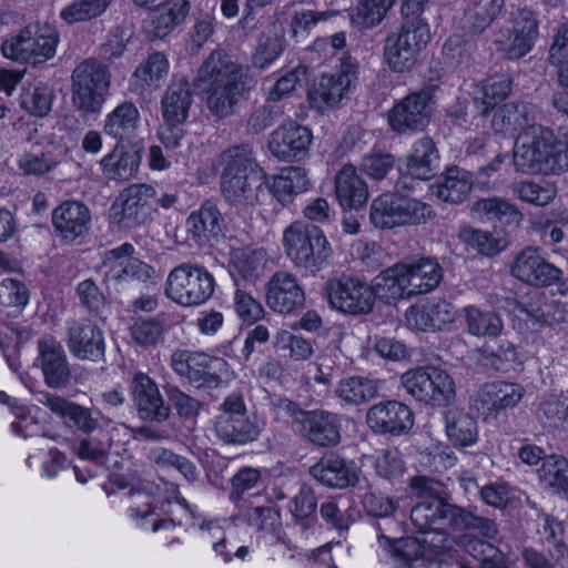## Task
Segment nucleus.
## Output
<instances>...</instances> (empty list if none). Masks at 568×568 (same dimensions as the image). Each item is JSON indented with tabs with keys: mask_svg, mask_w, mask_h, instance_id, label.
<instances>
[{
	"mask_svg": "<svg viewBox=\"0 0 568 568\" xmlns=\"http://www.w3.org/2000/svg\"><path fill=\"white\" fill-rule=\"evenodd\" d=\"M242 68L223 51H213L201 64L194 88L206 94L210 112L225 119L234 112L244 90Z\"/></svg>",
	"mask_w": 568,
	"mask_h": 568,
	"instance_id": "f257e3e1",
	"label": "nucleus"
},
{
	"mask_svg": "<svg viewBox=\"0 0 568 568\" xmlns=\"http://www.w3.org/2000/svg\"><path fill=\"white\" fill-rule=\"evenodd\" d=\"M427 3L428 0H403L402 27L385 38L383 47V62L394 73L413 70L430 41L429 26L422 17Z\"/></svg>",
	"mask_w": 568,
	"mask_h": 568,
	"instance_id": "f03ea898",
	"label": "nucleus"
},
{
	"mask_svg": "<svg viewBox=\"0 0 568 568\" xmlns=\"http://www.w3.org/2000/svg\"><path fill=\"white\" fill-rule=\"evenodd\" d=\"M111 73L103 62L89 58L79 63L71 74V101L83 115H95L110 94Z\"/></svg>",
	"mask_w": 568,
	"mask_h": 568,
	"instance_id": "7ed1b4c3",
	"label": "nucleus"
},
{
	"mask_svg": "<svg viewBox=\"0 0 568 568\" xmlns=\"http://www.w3.org/2000/svg\"><path fill=\"white\" fill-rule=\"evenodd\" d=\"M283 245L293 264L311 274L320 272L332 255L324 232L313 224H291L284 231Z\"/></svg>",
	"mask_w": 568,
	"mask_h": 568,
	"instance_id": "20e7f679",
	"label": "nucleus"
},
{
	"mask_svg": "<svg viewBox=\"0 0 568 568\" xmlns=\"http://www.w3.org/2000/svg\"><path fill=\"white\" fill-rule=\"evenodd\" d=\"M156 190L151 184L133 183L121 190L109 209V222L118 231L131 232L148 225L158 211Z\"/></svg>",
	"mask_w": 568,
	"mask_h": 568,
	"instance_id": "39448f33",
	"label": "nucleus"
},
{
	"mask_svg": "<svg viewBox=\"0 0 568 568\" xmlns=\"http://www.w3.org/2000/svg\"><path fill=\"white\" fill-rule=\"evenodd\" d=\"M214 276L201 264L184 262L168 274L164 294L183 307L200 306L214 294Z\"/></svg>",
	"mask_w": 568,
	"mask_h": 568,
	"instance_id": "423d86ee",
	"label": "nucleus"
},
{
	"mask_svg": "<svg viewBox=\"0 0 568 568\" xmlns=\"http://www.w3.org/2000/svg\"><path fill=\"white\" fill-rule=\"evenodd\" d=\"M264 428V423L247 410L243 395L233 392L220 405V414L214 419L216 437L229 445H246L255 442Z\"/></svg>",
	"mask_w": 568,
	"mask_h": 568,
	"instance_id": "0eeeda50",
	"label": "nucleus"
},
{
	"mask_svg": "<svg viewBox=\"0 0 568 568\" xmlns=\"http://www.w3.org/2000/svg\"><path fill=\"white\" fill-rule=\"evenodd\" d=\"M58 42V32L52 27L29 23L2 41V55L38 64L54 57Z\"/></svg>",
	"mask_w": 568,
	"mask_h": 568,
	"instance_id": "6e6552de",
	"label": "nucleus"
},
{
	"mask_svg": "<svg viewBox=\"0 0 568 568\" xmlns=\"http://www.w3.org/2000/svg\"><path fill=\"white\" fill-rule=\"evenodd\" d=\"M554 133L542 125L518 133L514 148L516 171L526 174H557L552 156Z\"/></svg>",
	"mask_w": 568,
	"mask_h": 568,
	"instance_id": "1a4fd4ad",
	"label": "nucleus"
},
{
	"mask_svg": "<svg viewBox=\"0 0 568 568\" xmlns=\"http://www.w3.org/2000/svg\"><path fill=\"white\" fill-rule=\"evenodd\" d=\"M554 133L542 125L518 133L514 148L516 171L526 174H557L552 156Z\"/></svg>",
	"mask_w": 568,
	"mask_h": 568,
	"instance_id": "9d476101",
	"label": "nucleus"
},
{
	"mask_svg": "<svg viewBox=\"0 0 568 568\" xmlns=\"http://www.w3.org/2000/svg\"><path fill=\"white\" fill-rule=\"evenodd\" d=\"M402 385L415 400L430 407H446L456 397L452 376L437 366H422L402 375Z\"/></svg>",
	"mask_w": 568,
	"mask_h": 568,
	"instance_id": "9b49d317",
	"label": "nucleus"
},
{
	"mask_svg": "<svg viewBox=\"0 0 568 568\" xmlns=\"http://www.w3.org/2000/svg\"><path fill=\"white\" fill-rule=\"evenodd\" d=\"M403 191L386 192L373 200L369 219L379 229H393L406 224H419L430 217L429 205L402 194Z\"/></svg>",
	"mask_w": 568,
	"mask_h": 568,
	"instance_id": "f8f14e48",
	"label": "nucleus"
},
{
	"mask_svg": "<svg viewBox=\"0 0 568 568\" xmlns=\"http://www.w3.org/2000/svg\"><path fill=\"white\" fill-rule=\"evenodd\" d=\"M437 90L436 84L429 83L395 103L388 112L390 129L405 135L424 131L430 121L432 105Z\"/></svg>",
	"mask_w": 568,
	"mask_h": 568,
	"instance_id": "ddd939ff",
	"label": "nucleus"
},
{
	"mask_svg": "<svg viewBox=\"0 0 568 568\" xmlns=\"http://www.w3.org/2000/svg\"><path fill=\"white\" fill-rule=\"evenodd\" d=\"M171 367L195 387L213 388L227 377L230 365L222 357L178 349L171 356Z\"/></svg>",
	"mask_w": 568,
	"mask_h": 568,
	"instance_id": "4468645a",
	"label": "nucleus"
},
{
	"mask_svg": "<svg viewBox=\"0 0 568 568\" xmlns=\"http://www.w3.org/2000/svg\"><path fill=\"white\" fill-rule=\"evenodd\" d=\"M434 503L430 506L417 508L415 519L419 524L426 525L427 518H433V523L437 524V530L435 531L437 534H443L448 527H454L476 531L488 540L496 538L498 527L493 519L477 516L454 505H442L439 501Z\"/></svg>",
	"mask_w": 568,
	"mask_h": 568,
	"instance_id": "2eb2a0df",
	"label": "nucleus"
},
{
	"mask_svg": "<svg viewBox=\"0 0 568 568\" xmlns=\"http://www.w3.org/2000/svg\"><path fill=\"white\" fill-rule=\"evenodd\" d=\"M356 80L357 67L354 63H343L339 70L323 73L307 91L310 106L322 114L337 109L343 100L349 99Z\"/></svg>",
	"mask_w": 568,
	"mask_h": 568,
	"instance_id": "dca6fc26",
	"label": "nucleus"
},
{
	"mask_svg": "<svg viewBox=\"0 0 568 568\" xmlns=\"http://www.w3.org/2000/svg\"><path fill=\"white\" fill-rule=\"evenodd\" d=\"M510 274L532 287L557 285L561 293L568 290V280L564 277V272L549 263L544 250L537 246H527L516 254Z\"/></svg>",
	"mask_w": 568,
	"mask_h": 568,
	"instance_id": "f3484780",
	"label": "nucleus"
},
{
	"mask_svg": "<svg viewBox=\"0 0 568 568\" xmlns=\"http://www.w3.org/2000/svg\"><path fill=\"white\" fill-rule=\"evenodd\" d=\"M329 306L345 315L361 316L374 308V292L358 276L341 275L329 278L325 284Z\"/></svg>",
	"mask_w": 568,
	"mask_h": 568,
	"instance_id": "a211bd4d",
	"label": "nucleus"
},
{
	"mask_svg": "<svg viewBox=\"0 0 568 568\" xmlns=\"http://www.w3.org/2000/svg\"><path fill=\"white\" fill-rule=\"evenodd\" d=\"M134 251V246L125 242L103 254L105 280L112 283L118 292L125 290L134 281L146 283L155 273L153 266L133 256Z\"/></svg>",
	"mask_w": 568,
	"mask_h": 568,
	"instance_id": "6ab92c4d",
	"label": "nucleus"
},
{
	"mask_svg": "<svg viewBox=\"0 0 568 568\" xmlns=\"http://www.w3.org/2000/svg\"><path fill=\"white\" fill-rule=\"evenodd\" d=\"M439 159V151L430 138L417 139L405 156V171L395 182L397 191H413L417 181L433 179L438 171Z\"/></svg>",
	"mask_w": 568,
	"mask_h": 568,
	"instance_id": "aec40b11",
	"label": "nucleus"
},
{
	"mask_svg": "<svg viewBox=\"0 0 568 568\" xmlns=\"http://www.w3.org/2000/svg\"><path fill=\"white\" fill-rule=\"evenodd\" d=\"M64 341L71 355L80 361H105L104 332L89 318L68 321Z\"/></svg>",
	"mask_w": 568,
	"mask_h": 568,
	"instance_id": "412c9836",
	"label": "nucleus"
},
{
	"mask_svg": "<svg viewBox=\"0 0 568 568\" xmlns=\"http://www.w3.org/2000/svg\"><path fill=\"white\" fill-rule=\"evenodd\" d=\"M312 140L311 129L296 122H290L278 126L270 134L267 148L278 161H302L308 155Z\"/></svg>",
	"mask_w": 568,
	"mask_h": 568,
	"instance_id": "4be33fe9",
	"label": "nucleus"
},
{
	"mask_svg": "<svg viewBox=\"0 0 568 568\" xmlns=\"http://www.w3.org/2000/svg\"><path fill=\"white\" fill-rule=\"evenodd\" d=\"M190 239L201 247H213L225 236L226 223L217 205L203 202L185 221Z\"/></svg>",
	"mask_w": 568,
	"mask_h": 568,
	"instance_id": "5701e85b",
	"label": "nucleus"
},
{
	"mask_svg": "<svg viewBox=\"0 0 568 568\" xmlns=\"http://www.w3.org/2000/svg\"><path fill=\"white\" fill-rule=\"evenodd\" d=\"M266 304L276 313L290 315L305 305V292L298 278L288 272H275L266 283Z\"/></svg>",
	"mask_w": 568,
	"mask_h": 568,
	"instance_id": "b1692460",
	"label": "nucleus"
},
{
	"mask_svg": "<svg viewBox=\"0 0 568 568\" xmlns=\"http://www.w3.org/2000/svg\"><path fill=\"white\" fill-rule=\"evenodd\" d=\"M366 423L375 434L402 436L414 426V414L402 402H381L367 410Z\"/></svg>",
	"mask_w": 568,
	"mask_h": 568,
	"instance_id": "393cba45",
	"label": "nucleus"
},
{
	"mask_svg": "<svg viewBox=\"0 0 568 568\" xmlns=\"http://www.w3.org/2000/svg\"><path fill=\"white\" fill-rule=\"evenodd\" d=\"M130 392L139 417L144 422L164 423L171 415L156 383L144 373H136L130 382Z\"/></svg>",
	"mask_w": 568,
	"mask_h": 568,
	"instance_id": "a878e982",
	"label": "nucleus"
},
{
	"mask_svg": "<svg viewBox=\"0 0 568 568\" xmlns=\"http://www.w3.org/2000/svg\"><path fill=\"white\" fill-rule=\"evenodd\" d=\"M298 416L295 433L311 444L334 447L341 443V417L337 414L315 409Z\"/></svg>",
	"mask_w": 568,
	"mask_h": 568,
	"instance_id": "bb28decb",
	"label": "nucleus"
},
{
	"mask_svg": "<svg viewBox=\"0 0 568 568\" xmlns=\"http://www.w3.org/2000/svg\"><path fill=\"white\" fill-rule=\"evenodd\" d=\"M308 473L316 481L328 488L344 489L354 487L359 481L355 462L335 452H326L310 467Z\"/></svg>",
	"mask_w": 568,
	"mask_h": 568,
	"instance_id": "cd10ccee",
	"label": "nucleus"
},
{
	"mask_svg": "<svg viewBox=\"0 0 568 568\" xmlns=\"http://www.w3.org/2000/svg\"><path fill=\"white\" fill-rule=\"evenodd\" d=\"M55 233L68 243L84 239L91 229V211L79 201H64L58 205L51 215Z\"/></svg>",
	"mask_w": 568,
	"mask_h": 568,
	"instance_id": "c85d7f7f",
	"label": "nucleus"
},
{
	"mask_svg": "<svg viewBox=\"0 0 568 568\" xmlns=\"http://www.w3.org/2000/svg\"><path fill=\"white\" fill-rule=\"evenodd\" d=\"M525 393L524 386L517 383H486L478 390L476 408L485 418H497L501 413L517 406Z\"/></svg>",
	"mask_w": 568,
	"mask_h": 568,
	"instance_id": "c756f323",
	"label": "nucleus"
},
{
	"mask_svg": "<svg viewBox=\"0 0 568 568\" xmlns=\"http://www.w3.org/2000/svg\"><path fill=\"white\" fill-rule=\"evenodd\" d=\"M539 37V22L528 8L511 12V36L501 43V50L509 59H520L531 51Z\"/></svg>",
	"mask_w": 568,
	"mask_h": 568,
	"instance_id": "7c9ffc66",
	"label": "nucleus"
},
{
	"mask_svg": "<svg viewBox=\"0 0 568 568\" xmlns=\"http://www.w3.org/2000/svg\"><path fill=\"white\" fill-rule=\"evenodd\" d=\"M194 81L190 82L184 74H174L165 88L161 100L162 120L185 123L194 102Z\"/></svg>",
	"mask_w": 568,
	"mask_h": 568,
	"instance_id": "2f4dec72",
	"label": "nucleus"
},
{
	"mask_svg": "<svg viewBox=\"0 0 568 568\" xmlns=\"http://www.w3.org/2000/svg\"><path fill=\"white\" fill-rule=\"evenodd\" d=\"M141 114L131 101H123L105 115L103 132L113 138L116 144L138 146L142 139L139 135Z\"/></svg>",
	"mask_w": 568,
	"mask_h": 568,
	"instance_id": "473e14b6",
	"label": "nucleus"
},
{
	"mask_svg": "<svg viewBox=\"0 0 568 568\" xmlns=\"http://www.w3.org/2000/svg\"><path fill=\"white\" fill-rule=\"evenodd\" d=\"M169 484L168 493L172 496L165 497L159 501L155 507H152L149 503L141 506H131L129 508L130 516L136 521V524L143 529H151L156 532L161 529H174L181 527L183 521L175 515L173 509V503H175L182 510L183 508L175 500L174 491L172 486Z\"/></svg>",
	"mask_w": 568,
	"mask_h": 568,
	"instance_id": "72a5a7b5",
	"label": "nucleus"
},
{
	"mask_svg": "<svg viewBox=\"0 0 568 568\" xmlns=\"http://www.w3.org/2000/svg\"><path fill=\"white\" fill-rule=\"evenodd\" d=\"M457 311L446 300H434L420 306H410L406 312L408 324L418 331L436 332L455 322Z\"/></svg>",
	"mask_w": 568,
	"mask_h": 568,
	"instance_id": "f704fd0d",
	"label": "nucleus"
},
{
	"mask_svg": "<svg viewBox=\"0 0 568 568\" xmlns=\"http://www.w3.org/2000/svg\"><path fill=\"white\" fill-rule=\"evenodd\" d=\"M38 352L45 383L53 388L64 386L70 378V368L60 342L45 335L38 341Z\"/></svg>",
	"mask_w": 568,
	"mask_h": 568,
	"instance_id": "c9c22d12",
	"label": "nucleus"
},
{
	"mask_svg": "<svg viewBox=\"0 0 568 568\" xmlns=\"http://www.w3.org/2000/svg\"><path fill=\"white\" fill-rule=\"evenodd\" d=\"M378 544L389 550L395 558L400 560L404 568H429L434 565L433 555L426 540L414 537L392 539L384 534H378Z\"/></svg>",
	"mask_w": 568,
	"mask_h": 568,
	"instance_id": "e433bc0d",
	"label": "nucleus"
},
{
	"mask_svg": "<svg viewBox=\"0 0 568 568\" xmlns=\"http://www.w3.org/2000/svg\"><path fill=\"white\" fill-rule=\"evenodd\" d=\"M335 196L344 210H358L368 200V186L353 164H345L335 175Z\"/></svg>",
	"mask_w": 568,
	"mask_h": 568,
	"instance_id": "4c0bfd02",
	"label": "nucleus"
},
{
	"mask_svg": "<svg viewBox=\"0 0 568 568\" xmlns=\"http://www.w3.org/2000/svg\"><path fill=\"white\" fill-rule=\"evenodd\" d=\"M473 187L471 174L459 166L447 168L439 180L429 186L432 195L438 200L450 203H463Z\"/></svg>",
	"mask_w": 568,
	"mask_h": 568,
	"instance_id": "58836bf2",
	"label": "nucleus"
},
{
	"mask_svg": "<svg viewBox=\"0 0 568 568\" xmlns=\"http://www.w3.org/2000/svg\"><path fill=\"white\" fill-rule=\"evenodd\" d=\"M271 194L283 205L288 206L294 199L306 192L311 182L305 169L301 166L283 168L278 174L267 179Z\"/></svg>",
	"mask_w": 568,
	"mask_h": 568,
	"instance_id": "ea45409f",
	"label": "nucleus"
},
{
	"mask_svg": "<svg viewBox=\"0 0 568 568\" xmlns=\"http://www.w3.org/2000/svg\"><path fill=\"white\" fill-rule=\"evenodd\" d=\"M537 125L534 123L531 108L524 102L504 103L494 111L491 119V129L495 133L503 135L521 133L528 128Z\"/></svg>",
	"mask_w": 568,
	"mask_h": 568,
	"instance_id": "a19ab883",
	"label": "nucleus"
},
{
	"mask_svg": "<svg viewBox=\"0 0 568 568\" xmlns=\"http://www.w3.org/2000/svg\"><path fill=\"white\" fill-rule=\"evenodd\" d=\"M261 185L258 174L221 178L222 195L237 211H247L258 203Z\"/></svg>",
	"mask_w": 568,
	"mask_h": 568,
	"instance_id": "79ce46f5",
	"label": "nucleus"
},
{
	"mask_svg": "<svg viewBox=\"0 0 568 568\" xmlns=\"http://www.w3.org/2000/svg\"><path fill=\"white\" fill-rule=\"evenodd\" d=\"M403 264L405 283L412 296L432 292L443 280V267L434 258H420L417 262Z\"/></svg>",
	"mask_w": 568,
	"mask_h": 568,
	"instance_id": "37998d69",
	"label": "nucleus"
},
{
	"mask_svg": "<svg viewBox=\"0 0 568 568\" xmlns=\"http://www.w3.org/2000/svg\"><path fill=\"white\" fill-rule=\"evenodd\" d=\"M443 420L448 442L456 448L473 446L478 440L477 420L468 413L458 408L444 412Z\"/></svg>",
	"mask_w": 568,
	"mask_h": 568,
	"instance_id": "c03bdc74",
	"label": "nucleus"
},
{
	"mask_svg": "<svg viewBox=\"0 0 568 568\" xmlns=\"http://www.w3.org/2000/svg\"><path fill=\"white\" fill-rule=\"evenodd\" d=\"M175 500L183 508V511L190 517L191 526L196 527L200 537L205 542L223 540L226 536V530L231 526L230 519L226 518H206L202 515L195 505H191L180 493L179 486L173 485Z\"/></svg>",
	"mask_w": 568,
	"mask_h": 568,
	"instance_id": "a18cd8bd",
	"label": "nucleus"
},
{
	"mask_svg": "<svg viewBox=\"0 0 568 568\" xmlns=\"http://www.w3.org/2000/svg\"><path fill=\"white\" fill-rule=\"evenodd\" d=\"M409 487L416 496L420 498V500L414 505L410 510V520L413 525L419 532H435L437 530V524L433 523V518H427L426 525H422L415 519V514L418 507L430 506V504H434L433 501H439L442 505H449L440 497L443 493V484L439 480L426 476H414L410 478Z\"/></svg>",
	"mask_w": 568,
	"mask_h": 568,
	"instance_id": "49530a36",
	"label": "nucleus"
},
{
	"mask_svg": "<svg viewBox=\"0 0 568 568\" xmlns=\"http://www.w3.org/2000/svg\"><path fill=\"white\" fill-rule=\"evenodd\" d=\"M532 325L554 326L565 321V307L558 301H549L545 293H535L526 302L518 305Z\"/></svg>",
	"mask_w": 568,
	"mask_h": 568,
	"instance_id": "de8ad7c7",
	"label": "nucleus"
},
{
	"mask_svg": "<svg viewBox=\"0 0 568 568\" xmlns=\"http://www.w3.org/2000/svg\"><path fill=\"white\" fill-rule=\"evenodd\" d=\"M405 265L403 263L396 264L387 270L381 272L369 285L374 292V301L379 298L385 303H393L400 298L412 297L410 292L406 285Z\"/></svg>",
	"mask_w": 568,
	"mask_h": 568,
	"instance_id": "09e8293b",
	"label": "nucleus"
},
{
	"mask_svg": "<svg viewBox=\"0 0 568 568\" xmlns=\"http://www.w3.org/2000/svg\"><path fill=\"white\" fill-rule=\"evenodd\" d=\"M2 405L8 406V414L13 418L11 420V430L13 434L23 438L45 435L41 416L43 413L39 407L14 405L11 403V398L3 392Z\"/></svg>",
	"mask_w": 568,
	"mask_h": 568,
	"instance_id": "8fccbe9b",
	"label": "nucleus"
},
{
	"mask_svg": "<svg viewBox=\"0 0 568 568\" xmlns=\"http://www.w3.org/2000/svg\"><path fill=\"white\" fill-rule=\"evenodd\" d=\"M171 323V315L166 312L139 317L129 327L130 336L141 347H155L163 341Z\"/></svg>",
	"mask_w": 568,
	"mask_h": 568,
	"instance_id": "3c124183",
	"label": "nucleus"
},
{
	"mask_svg": "<svg viewBox=\"0 0 568 568\" xmlns=\"http://www.w3.org/2000/svg\"><path fill=\"white\" fill-rule=\"evenodd\" d=\"M139 151H125L123 144H116L112 152L100 161L102 174L111 181H128L138 172Z\"/></svg>",
	"mask_w": 568,
	"mask_h": 568,
	"instance_id": "603ef678",
	"label": "nucleus"
},
{
	"mask_svg": "<svg viewBox=\"0 0 568 568\" xmlns=\"http://www.w3.org/2000/svg\"><path fill=\"white\" fill-rule=\"evenodd\" d=\"M505 0H468L463 19V28L471 34L484 32L499 16Z\"/></svg>",
	"mask_w": 568,
	"mask_h": 568,
	"instance_id": "864d4df0",
	"label": "nucleus"
},
{
	"mask_svg": "<svg viewBox=\"0 0 568 568\" xmlns=\"http://www.w3.org/2000/svg\"><path fill=\"white\" fill-rule=\"evenodd\" d=\"M169 69L170 63L163 52L153 51L149 53L148 58L136 67L132 74L135 89L143 92L160 88L168 77Z\"/></svg>",
	"mask_w": 568,
	"mask_h": 568,
	"instance_id": "5fc2aeb1",
	"label": "nucleus"
},
{
	"mask_svg": "<svg viewBox=\"0 0 568 568\" xmlns=\"http://www.w3.org/2000/svg\"><path fill=\"white\" fill-rule=\"evenodd\" d=\"M378 389L376 379L365 376H351L338 382L335 394L345 404L359 406L374 399Z\"/></svg>",
	"mask_w": 568,
	"mask_h": 568,
	"instance_id": "6e6d98bb",
	"label": "nucleus"
},
{
	"mask_svg": "<svg viewBox=\"0 0 568 568\" xmlns=\"http://www.w3.org/2000/svg\"><path fill=\"white\" fill-rule=\"evenodd\" d=\"M473 211L481 219L504 225L518 226L524 217L515 204L500 197L480 199L474 203Z\"/></svg>",
	"mask_w": 568,
	"mask_h": 568,
	"instance_id": "4d7b16f0",
	"label": "nucleus"
},
{
	"mask_svg": "<svg viewBox=\"0 0 568 568\" xmlns=\"http://www.w3.org/2000/svg\"><path fill=\"white\" fill-rule=\"evenodd\" d=\"M487 363L503 373L515 371L523 366L525 355L519 347L505 337H497L494 345L485 349Z\"/></svg>",
	"mask_w": 568,
	"mask_h": 568,
	"instance_id": "13d9d810",
	"label": "nucleus"
},
{
	"mask_svg": "<svg viewBox=\"0 0 568 568\" xmlns=\"http://www.w3.org/2000/svg\"><path fill=\"white\" fill-rule=\"evenodd\" d=\"M467 332L476 337H498L504 328L501 317L494 311L469 305L464 308Z\"/></svg>",
	"mask_w": 568,
	"mask_h": 568,
	"instance_id": "bf43d9fd",
	"label": "nucleus"
},
{
	"mask_svg": "<svg viewBox=\"0 0 568 568\" xmlns=\"http://www.w3.org/2000/svg\"><path fill=\"white\" fill-rule=\"evenodd\" d=\"M223 171L221 178L257 175V163L248 144L233 145L221 154Z\"/></svg>",
	"mask_w": 568,
	"mask_h": 568,
	"instance_id": "052dcab7",
	"label": "nucleus"
},
{
	"mask_svg": "<svg viewBox=\"0 0 568 568\" xmlns=\"http://www.w3.org/2000/svg\"><path fill=\"white\" fill-rule=\"evenodd\" d=\"M316 509L317 499L314 489L306 484H302L288 504V510L294 523L303 529L313 527L317 521Z\"/></svg>",
	"mask_w": 568,
	"mask_h": 568,
	"instance_id": "680f3d73",
	"label": "nucleus"
},
{
	"mask_svg": "<svg viewBox=\"0 0 568 568\" xmlns=\"http://www.w3.org/2000/svg\"><path fill=\"white\" fill-rule=\"evenodd\" d=\"M513 90V80L507 75L489 78L481 87V98H474L475 108L480 116H487L495 106L505 100Z\"/></svg>",
	"mask_w": 568,
	"mask_h": 568,
	"instance_id": "e2e57ef3",
	"label": "nucleus"
},
{
	"mask_svg": "<svg viewBox=\"0 0 568 568\" xmlns=\"http://www.w3.org/2000/svg\"><path fill=\"white\" fill-rule=\"evenodd\" d=\"M539 480L554 493L568 500V460L558 455H550L544 459L538 469Z\"/></svg>",
	"mask_w": 568,
	"mask_h": 568,
	"instance_id": "0e129e2a",
	"label": "nucleus"
},
{
	"mask_svg": "<svg viewBox=\"0 0 568 568\" xmlns=\"http://www.w3.org/2000/svg\"><path fill=\"white\" fill-rule=\"evenodd\" d=\"M189 11L190 2L187 0H169L156 10L152 19L154 36L164 38L184 21Z\"/></svg>",
	"mask_w": 568,
	"mask_h": 568,
	"instance_id": "69168bd1",
	"label": "nucleus"
},
{
	"mask_svg": "<svg viewBox=\"0 0 568 568\" xmlns=\"http://www.w3.org/2000/svg\"><path fill=\"white\" fill-rule=\"evenodd\" d=\"M115 0H72L60 11L67 24L89 22L106 12Z\"/></svg>",
	"mask_w": 568,
	"mask_h": 568,
	"instance_id": "338daca9",
	"label": "nucleus"
},
{
	"mask_svg": "<svg viewBox=\"0 0 568 568\" xmlns=\"http://www.w3.org/2000/svg\"><path fill=\"white\" fill-rule=\"evenodd\" d=\"M394 3L395 0H358L349 13L351 21L358 28L376 27Z\"/></svg>",
	"mask_w": 568,
	"mask_h": 568,
	"instance_id": "774afa93",
	"label": "nucleus"
}]
</instances>
